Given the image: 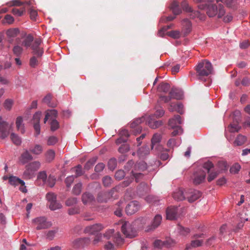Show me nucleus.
<instances>
[{
  "label": "nucleus",
  "instance_id": "1",
  "mask_svg": "<svg viewBox=\"0 0 250 250\" xmlns=\"http://www.w3.org/2000/svg\"><path fill=\"white\" fill-rule=\"evenodd\" d=\"M209 1V0H207ZM195 2L200 3L198 5L200 9L204 10L207 9V14L209 17H213L217 15L218 18H222L225 13L224 6L221 4H219L217 7L215 4L207 5V4H204L202 2L206 1V0H194Z\"/></svg>",
  "mask_w": 250,
  "mask_h": 250
},
{
  "label": "nucleus",
  "instance_id": "2",
  "mask_svg": "<svg viewBox=\"0 0 250 250\" xmlns=\"http://www.w3.org/2000/svg\"><path fill=\"white\" fill-rule=\"evenodd\" d=\"M197 76L200 79L211 74L213 67L211 63L208 61L204 60L200 62L195 67Z\"/></svg>",
  "mask_w": 250,
  "mask_h": 250
},
{
  "label": "nucleus",
  "instance_id": "3",
  "mask_svg": "<svg viewBox=\"0 0 250 250\" xmlns=\"http://www.w3.org/2000/svg\"><path fill=\"white\" fill-rule=\"evenodd\" d=\"M40 166L41 164L38 161H34L27 165L23 174L24 178L28 179L31 178L34 172L39 169Z\"/></svg>",
  "mask_w": 250,
  "mask_h": 250
},
{
  "label": "nucleus",
  "instance_id": "4",
  "mask_svg": "<svg viewBox=\"0 0 250 250\" xmlns=\"http://www.w3.org/2000/svg\"><path fill=\"white\" fill-rule=\"evenodd\" d=\"M33 224L37 226L36 229L37 230H41L46 229L50 228L52 226V224L50 222L46 221V218L44 217H39L32 220Z\"/></svg>",
  "mask_w": 250,
  "mask_h": 250
},
{
  "label": "nucleus",
  "instance_id": "5",
  "mask_svg": "<svg viewBox=\"0 0 250 250\" xmlns=\"http://www.w3.org/2000/svg\"><path fill=\"white\" fill-rule=\"evenodd\" d=\"M121 229L126 237L132 238L135 236V229L128 222H125L122 225Z\"/></svg>",
  "mask_w": 250,
  "mask_h": 250
},
{
  "label": "nucleus",
  "instance_id": "6",
  "mask_svg": "<svg viewBox=\"0 0 250 250\" xmlns=\"http://www.w3.org/2000/svg\"><path fill=\"white\" fill-rule=\"evenodd\" d=\"M115 188H112L109 191H101L98 194L97 200L98 202L100 203L107 202L108 200L111 198L114 194Z\"/></svg>",
  "mask_w": 250,
  "mask_h": 250
},
{
  "label": "nucleus",
  "instance_id": "7",
  "mask_svg": "<svg viewBox=\"0 0 250 250\" xmlns=\"http://www.w3.org/2000/svg\"><path fill=\"white\" fill-rule=\"evenodd\" d=\"M186 199L192 203L199 199L201 196V193L197 190L188 189L186 190Z\"/></svg>",
  "mask_w": 250,
  "mask_h": 250
},
{
  "label": "nucleus",
  "instance_id": "8",
  "mask_svg": "<svg viewBox=\"0 0 250 250\" xmlns=\"http://www.w3.org/2000/svg\"><path fill=\"white\" fill-rule=\"evenodd\" d=\"M42 43V41L41 38H36L34 41L33 44L31 45L34 54L38 57L42 56L43 52L42 48L41 47Z\"/></svg>",
  "mask_w": 250,
  "mask_h": 250
},
{
  "label": "nucleus",
  "instance_id": "9",
  "mask_svg": "<svg viewBox=\"0 0 250 250\" xmlns=\"http://www.w3.org/2000/svg\"><path fill=\"white\" fill-rule=\"evenodd\" d=\"M10 128L7 123L3 121L0 117V138L4 139L9 134Z\"/></svg>",
  "mask_w": 250,
  "mask_h": 250
},
{
  "label": "nucleus",
  "instance_id": "10",
  "mask_svg": "<svg viewBox=\"0 0 250 250\" xmlns=\"http://www.w3.org/2000/svg\"><path fill=\"white\" fill-rule=\"evenodd\" d=\"M140 208V206L137 201H132L127 205L125 211L128 215H132L138 211Z\"/></svg>",
  "mask_w": 250,
  "mask_h": 250
},
{
  "label": "nucleus",
  "instance_id": "11",
  "mask_svg": "<svg viewBox=\"0 0 250 250\" xmlns=\"http://www.w3.org/2000/svg\"><path fill=\"white\" fill-rule=\"evenodd\" d=\"M161 140L160 135L157 133L155 134L151 139V149L158 152H161L162 146L159 145Z\"/></svg>",
  "mask_w": 250,
  "mask_h": 250
},
{
  "label": "nucleus",
  "instance_id": "12",
  "mask_svg": "<svg viewBox=\"0 0 250 250\" xmlns=\"http://www.w3.org/2000/svg\"><path fill=\"white\" fill-rule=\"evenodd\" d=\"M145 119V117L143 116L141 118L135 119L130 124V127L132 128H134V130H133V131L135 135L141 132L142 128L140 126H139V125L144 122Z\"/></svg>",
  "mask_w": 250,
  "mask_h": 250
},
{
  "label": "nucleus",
  "instance_id": "13",
  "mask_svg": "<svg viewBox=\"0 0 250 250\" xmlns=\"http://www.w3.org/2000/svg\"><path fill=\"white\" fill-rule=\"evenodd\" d=\"M162 217L160 215H156L154 217L151 224L150 225L146 227V231L149 232L154 230L160 225L162 221Z\"/></svg>",
  "mask_w": 250,
  "mask_h": 250
},
{
  "label": "nucleus",
  "instance_id": "14",
  "mask_svg": "<svg viewBox=\"0 0 250 250\" xmlns=\"http://www.w3.org/2000/svg\"><path fill=\"white\" fill-rule=\"evenodd\" d=\"M104 228V227L101 224H96L93 225L89 226L85 228L84 232L85 233H90L94 234L98 232Z\"/></svg>",
  "mask_w": 250,
  "mask_h": 250
},
{
  "label": "nucleus",
  "instance_id": "15",
  "mask_svg": "<svg viewBox=\"0 0 250 250\" xmlns=\"http://www.w3.org/2000/svg\"><path fill=\"white\" fill-rule=\"evenodd\" d=\"M206 173L203 170H199L194 174L193 183L195 185H199L203 182L206 177Z\"/></svg>",
  "mask_w": 250,
  "mask_h": 250
},
{
  "label": "nucleus",
  "instance_id": "16",
  "mask_svg": "<svg viewBox=\"0 0 250 250\" xmlns=\"http://www.w3.org/2000/svg\"><path fill=\"white\" fill-rule=\"evenodd\" d=\"M178 208L177 207H172L167 208L166 211L167 219L175 220L177 217Z\"/></svg>",
  "mask_w": 250,
  "mask_h": 250
},
{
  "label": "nucleus",
  "instance_id": "17",
  "mask_svg": "<svg viewBox=\"0 0 250 250\" xmlns=\"http://www.w3.org/2000/svg\"><path fill=\"white\" fill-rule=\"evenodd\" d=\"M170 112L177 111L182 114L183 113V105L180 102L171 103L168 107Z\"/></svg>",
  "mask_w": 250,
  "mask_h": 250
},
{
  "label": "nucleus",
  "instance_id": "18",
  "mask_svg": "<svg viewBox=\"0 0 250 250\" xmlns=\"http://www.w3.org/2000/svg\"><path fill=\"white\" fill-rule=\"evenodd\" d=\"M182 32L184 35L187 36L191 31L192 26L191 22L188 19H185L182 21Z\"/></svg>",
  "mask_w": 250,
  "mask_h": 250
},
{
  "label": "nucleus",
  "instance_id": "19",
  "mask_svg": "<svg viewBox=\"0 0 250 250\" xmlns=\"http://www.w3.org/2000/svg\"><path fill=\"white\" fill-rule=\"evenodd\" d=\"M155 118L153 116H149L147 120L148 125L153 129H155L162 125L161 121H156Z\"/></svg>",
  "mask_w": 250,
  "mask_h": 250
},
{
  "label": "nucleus",
  "instance_id": "20",
  "mask_svg": "<svg viewBox=\"0 0 250 250\" xmlns=\"http://www.w3.org/2000/svg\"><path fill=\"white\" fill-rule=\"evenodd\" d=\"M182 121L180 115H175L173 118L170 119L168 121V125L172 128L179 126L178 125L181 124Z\"/></svg>",
  "mask_w": 250,
  "mask_h": 250
},
{
  "label": "nucleus",
  "instance_id": "21",
  "mask_svg": "<svg viewBox=\"0 0 250 250\" xmlns=\"http://www.w3.org/2000/svg\"><path fill=\"white\" fill-rule=\"evenodd\" d=\"M94 196L89 192H85L82 194V201L84 205L89 204L94 201Z\"/></svg>",
  "mask_w": 250,
  "mask_h": 250
},
{
  "label": "nucleus",
  "instance_id": "22",
  "mask_svg": "<svg viewBox=\"0 0 250 250\" xmlns=\"http://www.w3.org/2000/svg\"><path fill=\"white\" fill-rule=\"evenodd\" d=\"M178 96L176 95V93L175 90L172 89L169 93V95L167 96H161L160 99L161 101H163L165 103H168L171 100V99H178Z\"/></svg>",
  "mask_w": 250,
  "mask_h": 250
},
{
  "label": "nucleus",
  "instance_id": "23",
  "mask_svg": "<svg viewBox=\"0 0 250 250\" xmlns=\"http://www.w3.org/2000/svg\"><path fill=\"white\" fill-rule=\"evenodd\" d=\"M120 137L118 138L116 143L119 145L122 143H125L127 141V138L129 136L128 131L126 129H122L120 132Z\"/></svg>",
  "mask_w": 250,
  "mask_h": 250
},
{
  "label": "nucleus",
  "instance_id": "24",
  "mask_svg": "<svg viewBox=\"0 0 250 250\" xmlns=\"http://www.w3.org/2000/svg\"><path fill=\"white\" fill-rule=\"evenodd\" d=\"M186 190L184 191L182 189H178L174 192L173 198L177 201H182L186 199Z\"/></svg>",
  "mask_w": 250,
  "mask_h": 250
},
{
  "label": "nucleus",
  "instance_id": "25",
  "mask_svg": "<svg viewBox=\"0 0 250 250\" xmlns=\"http://www.w3.org/2000/svg\"><path fill=\"white\" fill-rule=\"evenodd\" d=\"M32 159L33 157L28 150H25L22 153L20 158V161L22 164H25Z\"/></svg>",
  "mask_w": 250,
  "mask_h": 250
},
{
  "label": "nucleus",
  "instance_id": "26",
  "mask_svg": "<svg viewBox=\"0 0 250 250\" xmlns=\"http://www.w3.org/2000/svg\"><path fill=\"white\" fill-rule=\"evenodd\" d=\"M19 34V30L18 28H10L7 30L6 32L7 38H9V41L12 42V38L17 37Z\"/></svg>",
  "mask_w": 250,
  "mask_h": 250
},
{
  "label": "nucleus",
  "instance_id": "27",
  "mask_svg": "<svg viewBox=\"0 0 250 250\" xmlns=\"http://www.w3.org/2000/svg\"><path fill=\"white\" fill-rule=\"evenodd\" d=\"M9 183L10 185L14 186H16L19 184H20L21 186H24L25 185V183L23 180L14 176H10Z\"/></svg>",
  "mask_w": 250,
  "mask_h": 250
},
{
  "label": "nucleus",
  "instance_id": "28",
  "mask_svg": "<svg viewBox=\"0 0 250 250\" xmlns=\"http://www.w3.org/2000/svg\"><path fill=\"white\" fill-rule=\"evenodd\" d=\"M87 240L88 239L86 238L76 239L72 242V247L75 249L79 248L82 247Z\"/></svg>",
  "mask_w": 250,
  "mask_h": 250
},
{
  "label": "nucleus",
  "instance_id": "29",
  "mask_svg": "<svg viewBox=\"0 0 250 250\" xmlns=\"http://www.w3.org/2000/svg\"><path fill=\"white\" fill-rule=\"evenodd\" d=\"M170 9L175 15H179L182 12L179 3L176 1H174L171 3Z\"/></svg>",
  "mask_w": 250,
  "mask_h": 250
},
{
  "label": "nucleus",
  "instance_id": "30",
  "mask_svg": "<svg viewBox=\"0 0 250 250\" xmlns=\"http://www.w3.org/2000/svg\"><path fill=\"white\" fill-rule=\"evenodd\" d=\"M147 165L146 162L142 161L137 163L132 171L137 172L143 171L146 169Z\"/></svg>",
  "mask_w": 250,
  "mask_h": 250
},
{
  "label": "nucleus",
  "instance_id": "31",
  "mask_svg": "<svg viewBox=\"0 0 250 250\" xmlns=\"http://www.w3.org/2000/svg\"><path fill=\"white\" fill-rule=\"evenodd\" d=\"M203 243V240H193L191 241L190 244H187L186 250H188L192 248H196L202 246Z\"/></svg>",
  "mask_w": 250,
  "mask_h": 250
},
{
  "label": "nucleus",
  "instance_id": "32",
  "mask_svg": "<svg viewBox=\"0 0 250 250\" xmlns=\"http://www.w3.org/2000/svg\"><path fill=\"white\" fill-rule=\"evenodd\" d=\"M16 127L18 130L23 134L24 133V125L23 124V119L21 116L18 117L16 121Z\"/></svg>",
  "mask_w": 250,
  "mask_h": 250
},
{
  "label": "nucleus",
  "instance_id": "33",
  "mask_svg": "<svg viewBox=\"0 0 250 250\" xmlns=\"http://www.w3.org/2000/svg\"><path fill=\"white\" fill-rule=\"evenodd\" d=\"M46 197L49 202V208L50 209H54L55 208L53 207V203L54 204V202H53L54 201L56 200V195L53 193H48L46 194Z\"/></svg>",
  "mask_w": 250,
  "mask_h": 250
},
{
  "label": "nucleus",
  "instance_id": "34",
  "mask_svg": "<svg viewBox=\"0 0 250 250\" xmlns=\"http://www.w3.org/2000/svg\"><path fill=\"white\" fill-rule=\"evenodd\" d=\"M149 153V147L148 146H146L140 148L138 151V155L140 157H143Z\"/></svg>",
  "mask_w": 250,
  "mask_h": 250
},
{
  "label": "nucleus",
  "instance_id": "35",
  "mask_svg": "<svg viewBox=\"0 0 250 250\" xmlns=\"http://www.w3.org/2000/svg\"><path fill=\"white\" fill-rule=\"evenodd\" d=\"M170 89V85L167 83H160L158 87L157 90L159 92H163L164 93L167 92Z\"/></svg>",
  "mask_w": 250,
  "mask_h": 250
},
{
  "label": "nucleus",
  "instance_id": "36",
  "mask_svg": "<svg viewBox=\"0 0 250 250\" xmlns=\"http://www.w3.org/2000/svg\"><path fill=\"white\" fill-rule=\"evenodd\" d=\"M58 231V229L55 228L51 230H49L45 232L46 238L49 240H52L55 237L56 234Z\"/></svg>",
  "mask_w": 250,
  "mask_h": 250
},
{
  "label": "nucleus",
  "instance_id": "37",
  "mask_svg": "<svg viewBox=\"0 0 250 250\" xmlns=\"http://www.w3.org/2000/svg\"><path fill=\"white\" fill-rule=\"evenodd\" d=\"M246 141V138L245 136L239 135L234 142V145L237 146H242Z\"/></svg>",
  "mask_w": 250,
  "mask_h": 250
},
{
  "label": "nucleus",
  "instance_id": "38",
  "mask_svg": "<svg viewBox=\"0 0 250 250\" xmlns=\"http://www.w3.org/2000/svg\"><path fill=\"white\" fill-rule=\"evenodd\" d=\"M34 41V38L32 35H28L22 42V45L26 47L31 45V42Z\"/></svg>",
  "mask_w": 250,
  "mask_h": 250
},
{
  "label": "nucleus",
  "instance_id": "39",
  "mask_svg": "<svg viewBox=\"0 0 250 250\" xmlns=\"http://www.w3.org/2000/svg\"><path fill=\"white\" fill-rule=\"evenodd\" d=\"M30 151L36 155L40 154L42 151V147L40 145H36L33 148H31L29 149Z\"/></svg>",
  "mask_w": 250,
  "mask_h": 250
},
{
  "label": "nucleus",
  "instance_id": "40",
  "mask_svg": "<svg viewBox=\"0 0 250 250\" xmlns=\"http://www.w3.org/2000/svg\"><path fill=\"white\" fill-rule=\"evenodd\" d=\"M10 138L13 143L16 145L18 146L21 145V139L17 134L12 133L10 135Z\"/></svg>",
  "mask_w": 250,
  "mask_h": 250
},
{
  "label": "nucleus",
  "instance_id": "41",
  "mask_svg": "<svg viewBox=\"0 0 250 250\" xmlns=\"http://www.w3.org/2000/svg\"><path fill=\"white\" fill-rule=\"evenodd\" d=\"M112 240L115 244L120 245L123 243V239L121 237L120 233L117 232L113 236Z\"/></svg>",
  "mask_w": 250,
  "mask_h": 250
},
{
  "label": "nucleus",
  "instance_id": "42",
  "mask_svg": "<svg viewBox=\"0 0 250 250\" xmlns=\"http://www.w3.org/2000/svg\"><path fill=\"white\" fill-rule=\"evenodd\" d=\"M82 184L81 183H79L76 184L73 189H72V193L76 195H79L82 191Z\"/></svg>",
  "mask_w": 250,
  "mask_h": 250
},
{
  "label": "nucleus",
  "instance_id": "43",
  "mask_svg": "<svg viewBox=\"0 0 250 250\" xmlns=\"http://www.w3.org/2000/svg\"><path fill=\"white\" fill-rule=\"evenodd\" d=\"M55 155V153L54 150L51 149L48 150L45 154L46 161L48 162H51L54 159Z\"/></svg>",
  "mask_w": 250,
  "mask_h": 250
},
{
  "label": "nucleus",
  "instance_id": "44",
  "mask_svg": "<svg viewBox=\"0 0 250 250\" xmlns=\"http://www.w3.org/2000/svg\"><path fill=\"white\" fill-rule=\"evenodd\" d=\"M13 104L14 101L13 100L7 99L4 101L3 103V106L5 109L9 111L11 109Z\"/></svg>",
  "mask_w": 250,
  "mask_h": 250
},
{
  "label": "nucleus",
  "instance_id": "45",
  "mask_svg": "<svg viewBox=\"0 0 250 250\" xmlns=\"http://www.w3.org/2000/svg\"><path fill=\"white\" fill-rule=\"evenodd\" d=\"M72 170L76 173V175L74 176L76 178L83 174V172L82 170V167L80 165L72 168Z\"/></svg>",
  "mask_w": 250,
  "mask_h": 250
},
{
  "label": "nucleus",
  "instance_id": "46",
  "mask_svg": "<svg viewBox=\"0 0 250 250\" xmlns=\"http://www.w3.org/2000/svg\"><path fill=\"white\" fill-rule=\"evenodd\" d=\"M51 98V95L50 94H48L43 99L42 102L47 104L49 106L55 107L56 104H52L50 102Z\"/></svg>",
  "mask_w": 250,
  "mask_h": 250
},
{
  "label": "nucleus",
  "instance_id": "47",
  "mask_svg": "<svg viewBox=\"0 0 250 250\" xmlns=\"http://www.w3.org/2000/svg\"><path fill=\"white\" fill-rule=\"evenodd\" d=\"M25 11V9L24 8H21L20 9L14 8L12 9V13L15 16H21L23 14Z\"/></svg>",
  "mask_w": 250,
  "mask_h": 250
},
{
  "label": "nucleus",
  "instance_id": "48",
  "mask_svg": "<svg viewBox=\"0 0 250 250\" xmlns=\"http://www.w3.org/2000/svg\"><path fill=\"white\" fill-rule=\"evenodd\" d=\"M97 161V158L93 157L91 159H90L89 160H88L84 166V169L86 170L89 169L95 163V162Z\"/></svg>",
  "mask_w": 250,
  "mask_h": 250
},
{
  "label": "nucleus",
  "instance_id": "49",
  "mask_svg": "<svg viewBox=\"0 0 250 250\" xmlns=\"http://www.w3.org/2000/svg\"><path fill=\"white\" fill-rule=\"evenodd\" d=\"M108 168L111 170H113L117 167V161L115 158L110 159L108 162Z\"/></svg>",
  "mask_w": 250,
  "mask_h": 250
},
{
  "label": "nucleus",
  "instance_id": "50",
  "mask_svg": "<svg viewBox=\"0 0 250 250\" xmlns=\"http://www.w3.org/2000/svg\"><path fill=\"white\" fill-rule=\"evenodd\" d=\"M166 34L174 39H178L180 37V32L177 30H173L167 32Z\"/></svg>",
  "mask_w": 250,
  "mask_h": 250
},
{
  "label": "nucleus",
  "instance_id": "51",
  "mask_svg": "<svg viewBox=\"0 0 250 250\" xmlns=\"http://www.w3.org/2000/svg\"><path fill=\"white\" fill-rule=\"evenodd\" d=\"M78 202L77 198L76 197H71L66 200L65 205L67 206H72L77 204Z\"/></svg>",
  "mask_w": 250,
  "mask_h": 250
},
{
  "label": "nucleus",
  "instance_id": "52",
  "mask_svg": "<svg viewBox=\"0 0 250 250\" xmlns=\"http://www.w3.org/2000/svg\"><path fill=\"white\" fill-rule=\"evenodd\" d=\"M241 168V166L238 163H235L232 165L230 168V172L231 173L235 174L238 172Z\"/></svg>",
  "mask_w": 250,
  "mask_h": 250
},
{
  "label": "nucleus",
  "instance_id": "53",
  "mask_svg": "<svg viewBox=\"0 0 250 250\" xmlns=\"http://www.w3.org/2000/svg\"><path fill=\"white\" fill-rule=\"evenodd\" d=\"M38 179L42 180L43 183H45L47 180V174L45 171H40L38 174Z\"/></svg>",
  "mask_w": 250,
  "mask_h": 250
},
{
  "label": "nucleus",
  "instance_id": "54",
  "mask_svg": "<svg viewBox=\"0 0 250 250\" xmlns=\"http://www.w3.org/2000/svg\"><path fill=\"white\" fill-rule=\"evenodd\" d=\"M103 184L104 187H109L112 183V179L108 176H105L103 178Z\"/></svg>",
  "mask_w": 250,
  "mask_h": 250
},
{
  "label": "nucleus",
  "instance_id": "55",
  "mask_svg": "<svg viewBox=\"0 0 250 250\" xmlns=\"http://www.w3.org/2000/svg\"><path fill=\"white\" fill-rule=\"evenodd\" d=\"M46 113L47 115H48V116L50 117V120H51L52 121L53 119H55L57 116V111L56 110L52 109L47 110Z\"/></svg>",
  "mask_w": 250,
  "mask_h": 250
},
{
  "label": "nucleus",
  "instance_id": "56",
  "mask_svg": "<svg viewBox=\"0 0 250 250\" xmlns=\"http://www.w3.org/2000/svg\"><path fill=\"white\" fill-rule=\"evenodd\" d=\"M125 176V172L123 170L117 171L115 174V178L118 180H121Z\"/></svg>",
  "mask_w": 250,
  "mask_h": 250
},
{
  "label": "nucleus",
  "instance_id": "57",
  "mask_svg": "<svg viewBox=\"0 0 250 250\" xmlns=\"http://www.w3.org/2000/svg\"><path fill=\"white\" fill-rule=\"evenodd\" d=\"M131 173L133 177L135 179L136 182H138L143 177V174L140 172L131 171Z\"/></svg>",
  "mask_w": 250,
  "mask_h": 250
},
{
  "label": "nucleus",
  "instance_id": "58",
  "mask_svg": "<svg viewBox=\"0 0 250 250\" xmlns=\"http://www.w3.org/2000/svg\"><path fill=\"white\" fill-rule=\"evenodd\" d=\"M46 182L48 186L52 188L56 183V178L53 176L49 175Z\"/></svg>",
  "mask_w": 250,
  "mask_h": 250
},
{
  "label": "nucleus",
  "instance_id": "59",
  "mask_svg": "<svg viewBox=\"0 0 250 250\" xmlns=\"http://www.w3.org/2000/svg\"><path fill=\"white\" fill-rule=\"evenodd\" d=\"M141 188H143V192L144 193H147L149 190L147 184L145 183H141L138 188V192H140L141 194H143V193L142 192Z\"/></svg>",
  "mask_w": 250,
  "mask_h": 250
},
{
  "label": "nucleus",
  "instance_id": "60",
  "mask_svg": "<svg viewBox=\"0 0 250 250\" xmlns=\"http://www.w3.org/2000/svg\"><path fill=\"white\" fill-rule=\"evenodd\" d=\"M172 26V25H167L163 27L159 31H158V35L159 37H163L165 34V32H166L168 29H170Z\"/></svg>",
  "mask_w": 250,
  "mask_h": 250
},
{
  "label": "nucleus",
  "instance_id": "61",
  "mask_svg": "<svg viewBox=\"0 0 250 250\" xmlns=\"http://www.w3.org/2000/svg\"><path fill=\"white\" fill-rule=\"evenodd\" d=\"M75 178L76 177L73 176H70L66 177V178L65 180V183L66 184V187L68 188H69L72 184V183L73 182Z\"/></svg>",
  "mask_w": 250,
  "mask_h": 250
},
{
  "label": "nucleus",
  "instance_id": "62",
  "mask_svg": "<svg viewBox=\"0 0 250 250\" xmlns=\"http://www.w3.org/2000/svg\"><path fill=\"white\" fill-rule=\"evenodd\" d=\"M178 229L180 234L184 236L188 235L190 232L189 229L185 228L181 226L178 227Z\"/></svg>",
  "mask_w": 250,
  "mask_h": 250
},
{
  "label": "nucleus",
  "instance_id": "63",
  "mask_svg": "<svg viewBox=\"0 0 250 250\" xmlns=\"http://www.w3.org/2000/svg\"><path fill=\"white\" fill-rule=\"evenodd\" d=\"M42 115V112L38 111L36 112L33 115V120L34 123H40V118Z\"/></svg>",
  "mask_w": 250,
  "mask_h": 250
},
{
  "label": "nucleus",
  "instance_id": "64",
  "mask_svg": "<svg viewBox=\"0 0 250 250\" xmlns=\"http://www.w3.org/2000/svg\"><path fill=\"white\" fill-rule=\"evenodd\" d=\"M129 149V147L127 144H123L119 148L118 151L121 153H124L127 152Z\"/></svg>",
  "mask_w": 250,
  "mask_h": 250
}]
</instances>
